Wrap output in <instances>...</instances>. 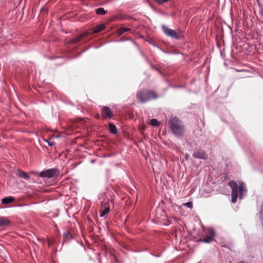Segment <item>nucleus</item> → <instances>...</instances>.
<instances>
[{
	"label": "nucleus",
	"instance_id": "f257e3e1",
	"mask_svg": "<svg viewBox=\"0 0 263 263\" xmlns=\"http://www.w3.org/2000/svg\"><path fill=\"white\" fill-rule=\"evenodd\" d=\"M168 126L173 134L178 137H181L184 135L185 127L182 122L176 117L170 119Z\"/></svg>",
	"mask_w": 263,
	"mask_h": 263
},
{
	"label": "nucleus",
	"instance_id": "f03ea898",
	"mask_svg": "<svg viewBox=\"0 0 263 263\" xmlns=\"http://www.w3.org/2000/svg\"><path fill=\"white\" fill-rule=\"evenodd\" d=\"M136 97L141 103H145L151 100L157 99L158 95L153 91L144 89L138 91Z\"/></svg>",
	"mask_w": 263,
	"mask_h": 263
},
{
	"label": "nucleus",
	"instance_id": "7ed1b4c3",
	"mask_svg": "<svg viewBox=\"0 0 263 263\" xmlns=\"http://www.w3.org/2000/svg\"><path fill=\"white\" fill-rule=\"evenodd\" d=\"M162 29L166 35L176 40H180L183 36V32L180 29L174 30L165 25L162 26Z\"/></svg>",
	"mask_w": 263,
	"mask_h": 263
},
{
	"label": "nucleus",
	"instance_id": "20e7f679",
	"mask_svg": "<svg viewBox=\"0 0 263 263\" xmlns=\"http://www.w3.org/2000/svg\"><path fill=\"white\" fill-rule=\"evenodd\" d=\"M228 185L232 189V202L235 203L238 197L239 186L237 183L234 180L230 181L228 183Z\"/></svg>",
	"mask_w": 263,
	"mask_h": 263
},
{
	"label": "nucleus",
	"instance_id": "39448f33",
	"mask_svg": "<svg viewBox=\"0 0 263 263\" xmlns=\"http://www.w3.org/2000/svg\"><path fill=\"white\" fill-rule=\"evenodd\" d=\"M59 175V171L55 168L48 169L42 172L39 176L43 178H51L58 177Z\"/></svg>",
	"mask_w": 263,
	"mask_h": 263
},
{
	"label": "nucleus",
	"instance_id": "423d86ee",
	"mask_svg": "<svg viewBox=\"0 0 263 263\" xmlns=\"http://www.w3.org/2000/svg\"><path fill=\"white\" fill-rule=\"evenodd\" d=\"M101 116L103 119H110L114 116L112 111L108 106H103L101 109Z\"/></svg>",
	"mask_w": 263,
	"mask_h": 263
},
{
	"label": "nucleus",
	"instance_id": "0eeeda50",
	"mask_svg": "<svg viewBox=\"0 0 263 263\" xmlns=\"http://www.w3.org/2000/svg\"><path fill=\"white\" fill-rule=\"evenodd\" d=\"M110 209V204L108 202H105L102 203L101 211V213L100 214L101 217H103L106 214L108 213Z\"/></svg>",
	"mask_w": 263,
	"mask_h": 263
},
{
	"label": "nucleus",
	"instance_id": "6e6552de",
	"mask_svg": "<svg viewBox=\"0 0 263 263\" xmlns=\"http://www.w3.org/2000/svg\"><path fill=\"white\" fill-rule=\"evenodd\" d=\"M193 157L195 158L201 159H206V155L204 152L203 151H198L196 152L193 154Z\"/></svg>",
	"mask_w": 263,
	"mask_h": 263
},
{
	"label": "nucleus",
	"instance_id": "1a4fd4ad",
	"mask_svg": "<svg viewBox=\"0 0 263 263\" xmlns=\"http://www.w3.org/2000/svg\"><path fill=\"white\" fill-rule=\"evenodd\" d=\"M239 198H242L243 196V192H246L247 190L246 189V186L243 184L242 182L239 185Z\"/></svg>",
	"mask_w": 263,
	"mask_h": 263
},
{
	"label": "nucleus",
	"instance_id": "9d476101",
	"mask_svg": "<svg viewBox=\"0 0 263 263\" xmlns=\"http://www.w3.org/2000/svg\"><path fill=\"white\" fill-rule=\"evenodd\" d=\"M105 28V25L104 24H100L96 26L93 28L92 31V33H97L100 32V31L104 30Z\"/></svg>",
	"mask_w": 263,
	"mask_h": 263
},
{
	"label": "nucleus",
	"instance_id": "9b49d317",
	"mask_svg": "<svg viewBox=\"0 0 263 263\" xmlns=\"http://www.w3.org/2000/svg\"><path fill=\"white\" fill-rule=\"evenodd\" d=\"M10 221L5 217H0V226L5 227L10 224Z\"/></svg>",
	"mask_w": 263,
	"mask_h": 263
},
{
	"label": "nucleus",
	"instance_id": "f8f14e48",
	"mask_svg": "<svg viewBox=\"0 0 263 263\" xmlns=\"http://www.w3.org/2000/svg\"><path fill=\"white\" fill-rule=\"evenodd\" d=\"M204 232L206 234V236H210L214 239L215 236V232L213 229L211 228H208L205 229Z\"/></svg>",
	"mask_w": 263,
	"mask_h": 263
},
{
	"label": "nucleus",
	"instance_id": "ddd939ff",
	"mask_svg": "<svg viewBox=\"0 0 263 263\" xmlns=\"http://www.w3.org/2000/svg\"><path fill=\"white\" fill-rule=\"evenodd\" d=\"M108 129L112 134H116L118 132L116 126L113 124L112 123H109L108 124Z\"/></svg>",
	"mask_w": 263,
	"mask_h": 263
},
{
	"label": "nucleus",
	"instance_id": "4468645a",
	"mask_svg": "<svg viewBox=\"0 0 263 263\" xmlns=\"http://www.w3.org/2000/svg\"><path fill=\"white\" fill-rule=\"evenodd\" d=\"M86 35H87V34H86V33L81 34V35L78 36L74 37V39L71 40L69 41V43H77V42H79V41L81 40L84 36H86Z\"/></svg>",
	"mask_w": 263,
	"mask_h": 263
},
{
	"label": "nucleus",
	"instance_id": "2eb2a0df",
	"mask_svg": "<svg viewBox=\"0 0 263 263\" xmlns=\"http://www.w3.org/2000/svg\"><path fill=\"white\" fill-rule=\"evenodd\" d=\"M17 175L20 177L24 178V179H26V180L29 179V178H30L29 175L26 173H25V172H23V171H22L21 170L18 171Z\"/></svg>",
	"mask_w": 263,
	"mask_h": 263
},
{
	"label": "nucleus",
	"instance_id": "dca6fc26",
	"mask_svg": "<svg viewBox=\"0 0 263 263\" xmlns=\"http://www.w3.org/2000/svg\"><path fill=\"white\" fill-rule=\"evenodd\" d=\"M14 200V198L12 197H8L4 198L2 199V202L3 204H7L11 202H12Z\"/></svg>",
	"mask_w": 263,
	"mask_h": 263
},
{
	"label": "nucleus",
	"instance_id": "f3484780",
	"mask_svg": "<svg viewBox=\"0 0 263 263\" xmlns=\"http://www.w3.org/2000/svg\"><path fill=\"white\" fill-rule=\"evenodd\" d=\"M214 240V238L210 237V236H206V237L204 238H200L198 241V242H204V243H210L212 241H213V240Z\"/></svg>",
	"mask_w": 263,
	"mask_h": 263
},
{
	"label": "nucleus",
	"instance_id": "a211bd4d",
	"mask_svg": "<svg viewBox=\"0 0 263 263\" xmlns=\"http://www.w3.org/2000/svg\"><path fill=\"white\" fill-rule=\"evenodd\" d=\"M95 11L98 15H101L106 14L107 12V11L105 10V9L103 8L102 7L96 9Z\"/></svg>",
	"mask_w": 263,
	"mask_h": 263
},
{
	"label": "nucleus",
	"instance_id": "6ab92c4d",
	"mask_svg": "<svg viewBox=\"0 0 263 263\" xmlns=\"http://www.w3.org/2000/svg\"><path fill=\"white\" fill-rule=\"evenodd\" d=\"M131 29L129 28H126V27H121L117 29V33L118 35H121L123 33L126 31H130Z\"/></svg>",
	"mask_w": 263,
	"mask_h": 263
},
{
	"label": "nucleus",
	"instance_id": "aec40b11",
	"mask_svg": "<svg viewBox=\"0 0 263 263\" xmlns=\"http://www.w3.org/2000/svg\"><path fill=\"white\" fill-rule=\"evenodd\" d=\"M150 124L152 125V126H158L159 124V122L158 121V120L157 119H152V120H151L150 121Z\"/></svg>",
	"mask_w": 263,
	"mask_h": 263
},
{
	"label": "nucleus",
	"instance_id": "412c9836",
	"mask_svg": "<svg viewBox=\"0 0 263 263\" xmlns=\"http://www.w3.org/2000/svg\"><path fill=\"white\" fill-rule=\"evenodd\" d=\"M45 142H47L49 146H52L54 143V141L53 140H52L51 139H48V140H45Z\"/></svg>",
	"mask_w": 263,
	"mask_h": 263
},
{
	"label": "nucleus",
	"instance_id": "4be33fe9",
	"mask_svg": "<svg viewBox=\"0 0 263 263\" xmlns=\"http://www.w3.org/2000/svg\"><path fill=\"white\" fill-rule=\"evenodd\" d=\"M184 205L186 206L189 208H193V204L191 202H187L185 203H184Z\"/></svg>",
	"mask_w": 263,
	"mask_h": 263
},
{
	"label": "nucleus",
	"instance_id": "5701e85b",
	"mask_svg": "<svg viewBox=\"0 0 263 263\" xmlns=\"http://www.w3.org/2000/svg\"><path fill=\"white\" fill-rule=\"evenodd\" d=\"M66 236H67V239H69L70 238H73L72 235L69 232H67Z\"/></svg>",
	"mask_w": 263,
	"mask_h": 263
},
{
	"label": "nucleus",
	"instance_id": "b1692460",
	"mask_svg": "<svg viewBox=\"0 0 263 263\" xmlns=\"http://www.w3.org/2000/svg\"><path fill=\"white\" fill-rule=\"evenodd\" d=\"M169 0H160V2L159 3L160 4H162L163 3H165V2H168Z\"/></svg>",
	"mask_w": 263,
	"mask_h": 263
},
{
	"label": "nucleus",
	"instance_id": "393cba45",
	"mask_svg": "<svg viewBox=\"0 0 263 263\" xmlns=\"http://www.w3.org/2000/svg\"><path fill=\"white\" fill-rule=\"evenodd\" d=\"M59 60H60L62 61V62H60L59 64H64V60L63 59H59Z\"/></svg>",
	"mask_w": 263,
	"mask_h": 263
},
{
	"label": "nucleus",
	"instance_id": "a878e982",
	"mask_svg": "<svg viewBox=\"0 0 263 263\" xmlns=\"http://www.w3.org/2000/svg\"><path fill=\"white\" fill-rule=\"evenodd\" d=\"M63 237H64V238L66 237V233H64Z\"/></svg>",
	"mask_w": 263,
	"mask_h": 263
},
{
	"label": "nucleus",
	"instance_id": "bb28decb",
	"mask_svg": "<svg viewBox=\"0 0 263 263\" xmlns=\"http://www.w3.org/2000/svg\"><path fill=\"white\" fill-rule=\"evenodd\" d=\"M70 133H69L68 129H67V135H69L70 134Z\"/></svg>",
	"mask_w": 263,
	"mask_h": 263
},
{
	"label": "nucleus",
	"instance_id": "cd10ccee",
	"mask_svg": "<svg viewBox=\"0 0 263 263\" xmlns=\"http://www.w3.org/2000/svg\"><path fill=\"white\" fill-rule=\"evenodd\" d=\"M55 137H56V138H58V137H59V135H57V136H55Z\"/></svg>",
	"mask_w": 263,
	"mask_h": 263
}]
</instances>
